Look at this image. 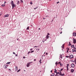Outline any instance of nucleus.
<instances>
[{"label": "nucleus", "mask_w": 76, "mask_h": 76, "mask_svg": "<svg viewBox=\"0 0 76 76\" xmlns=\"http://www.w3.org/2000/svg\"><path fill=\"white\" fill-rule=\"evenodd\" d=\"M39 30L40 29V28H39Z\"/></svg>", "instance_id": "obj_62"}, {"label": "nucleus", "mask_w": 76, "mask_h": 76, "mask_svg": "<svg viewBox=\"0 0 76 76\" xmlns=\"http://www.w3.org/2000/svg\"><path fill=\"white\" fill-rule=\"evenodd\" d=\"M35 47H38L36 46H35L34 47V48H35Z\"/></svg>", "instance_id": "obj_44"}, {"label": "nucleus", "mask_w": 76, "mask_h": 76, "mask_svg": "<svg viewBox=\"0 0 76 76\" xmlns=\"http://www.w3.org/2000/svg\"><path fill=\"white\" fill-rule=\"evenodd\" d=\"M41 59H40V60L39 61V62H40V64L41 63Z\"/></svg>", "instance_id": "obj_31"}, {"label": "nucleus", "mask_w": 76, "mask_h": 76, "mask_svg": "<svg viewBox=\"0 0 76 76\" xmlns=\"http://www.w3.org/2000/svg\"><path fill=\"white\" fill-rule=\"evenodd\" d=\"M76 33H73V36H76Z\"/></svg>", "instance_id": "obj_10"}, {"label": "nucleus", "mask_w": 76, "mask_h": 76, "mask_svg": "<svg viewBox=\"0 0 76 76\" xmlns=\"http://www.w3.org/2000/svg\"><path fill=\"white\" fill-rule=\"evenodd\" d=\"M11 4V5L13 4H14V2H13V1H12L10 3Z\"/></svg>", "instance_id": "obj_7"}, {"label": "nucleus", "mask_w": 76, "mask_h": 76, "mask_svg": "<svg viewBox=\"0 0 76 76\" xmlns=\"http://www.w3.org/2000/svg\"><path fill=\"white\" fill-rule=\"evenodd\" d=\"M54 73H57V70H56V69H55V71H54Z\"/></svg>", "instance_id": "obj_14"}, {"label": "nucleus", "mask_w": 76, "mask_h": 76, "mask_svg": "<svg viewBox=\"0 0 76 76\" xmlns=\"http://www.w3.org/2000/svg\"><path fill=\"white\" fill-rule=\"evenodd\" d=\"M23 58H25V56L23 57Z\"/></svg>", "instance_id": "obj_46"}, {"label": "nucleus", "mask_w": 76, "mask_h": 76, "mask_svg": "<svg viewBox=\"0 0 76 76\" xmlns=\"http://www.w3.org/2000/svg\"><path fill=\"white\" fill-rule=\"evenodd\" d=\"M15 70H18V66H15Z\"/></svg>", "instance_id": "obj_12"}, {"label": "nucleus", "mask_w": 76, "mask_h": 76, "mask_svg": "<svg viewBox=\"0 0 76 76\" xmlns=\"http://www.w3.org/2000/svg\"><path fill=\"white\" fill-rule=\"evenodd\" d=\"M68 69H69V68H67V70H68Z\"/></svg>", "instance_id": "obj_52"}, {"label": "nucleus", "mask_w": 76, "mask_h": 76, "mask_svg": "<svg viewBox=\"0 0 76 76\" xmlns=\"http://www.w3.org/2000/svg\"><path fill=\"white\" fill-rule=\"evenodd\" d=\"M8 16H9V14H7L6 15H4V17H8Z\"/></svg>", "instance_id": "obj_9"}, {"label": "nucleus", "mask_w": 76, "mask_h": 76, "mask_svg": "<svg viewBox=\"0 0 76 76\" xmlns=\"http://www.w3.org/2000/svg\"><path fill=\"white\" fill-rule=\"evenodd\" d=\"M7 65H4V69H6V68H7Z\"/></svg>", "instance_id": "obj_6"}, {"label": "nucleus", "mask_w": 76, "mask_h": 76, "mask_svg": "<svg viewBox=\"0 0 76 76\" xmlns=\"http://www.w3.org/2000/svg\"><path fill=\"white\" fill-rule=\"evenodd\" d=\"M47 54H48V53H46V55H47Z\"/></svg>", "instance_id": "obj_55"}, {"label": "nucleus", "mask_w": 76, "mask_h": 76, "mask_svg": "<svg viewBox=\"0 0 76 76\" xmlns=\"http://www.w3.org/2000/svg\"><path fill=\"white\" fill-rule=\"evenodd\" d=\"M60 73L59 74V75H60V76H61L62 75L61 72L60 71Z\"/></svg>", "instance_id": "obj_13"}, {"label": "nucleus", "mask_w": 76, "mask_h": 76, "mask_svg": "<svg viewBox=\"0 0 76 76\" xmlns=\"http://www.w3.org/2000/svg\"><path fill=\"white\" fill-rule=\"evenodd\" d=\"M2 7H4V6H5V4H3L2 5Z\"/></svg>", "instance_id": "obj_15"}, {"label": "nucleus", "mask_w": 76, "mask_h": 76, "mask_svg": "<svg viewBox=\"0 0 76 76\" xmlns=\"http://www.w3.org/2000/svg\"><path fill=\"white\" fill-rule=\"evenodd\" d=\"M51 72H52V71H51Z\"/></svg>", "instance_id": "obj_61"}, {"label": "nucleus", "mask_w": 76, "mask_h": 76, "mask_svg": "<svg viewBox=\"0 0 76 76\" xmlns=\"http://www.w3.org/2000/svg\"><path fill=\"white\" fill-rule=\"evenodd\" d=\"M45 52L44 53V54H45Z\"/></svg>", "instance_id": "obj_63"}, {"label": "nucleus", "mask_w": 76, "mask_h": 76, "mask_svg": "<svg viewBox=\"0 0 76 76\" xmlns=\"http://www.w3.org/2000/svg\"><path fill=\"white\" fill-rule=\"evenodd\" d=\"M19 1H18L17 3V4H19Z\"/></svg>", "instance_id": "obj_21"}, {"label": "nucleus", "mask_w": 76, "mask_h": 76, "mask_svg": "<svg viewBox=\"0 0 76 76\" xmlns=\"http://www.w3.org/2000/svg\"><path fill=\"white\" fill-rule=\"evenodd\" d=\"M69 58H73V55H70L69 56Z\"/></svg>", "instance_id": "obj_1"}, {"label": "nucleus", "mask_w": 76, "mask_h": 76, "mask_svg": "<svg viewBox=\"0 0 76 76\" xmlns=\"http://www.w3.org/2000/svg\"><path fill=\"white\" fill-rule=\"evenodd\" d=\"M34 61H36V59H34Z\"/></svg>", "instance_id": "obj_57"}, {"label": "nucleus", "mask_w": 76, "mask_h": 76, "mask_svg": "<svg viewBox=\"0 0 76 76\" xmlns=\"http://www.w3.org/2000/svg\"><path fill=\"white\" fill-rule=\"evenodd\" d=\"M10 62H7V64H10Z\"/></svg>", "instance_id": "obj_25"}, {"label": "nucleus", "mask_w": 76, "mask_h": 76, "mask_svg": "<svg viewBox=\"0 0 76 76\" xmlns=\"http://www.w3.org/2000/svg\"><path fill=\"white\" fill-rule=\"evenodd\" d=\"M60 64V66H61V63Z\"/></svg>", "instance_id": "obj_42"}, {"label": "nucleus", "mask_w": 76, "mask_h": 76, "mask_svg": "<svg viewBox=\"0 0 76 76\" xmlns=\"http://www.w3.org/2000/svg\"><path fill=\"white\" fill-rule=\"evenodd\" d=\"M37 8H38V7H37L36 8H34V10H35V9H37Z\"/></svg>", "instance_id": "obj_39"}, {"label": "nucleus", "mask_w": 76, "mask_h": 76, "mask_svg": "<svg viewBox=\"0 0 76 76\" xmlns=\"http://www.w3.org/2000/svg\"><path fill=\"white\" fill-rule=\"evenodd\" d=\"M59 3V1H58V2H57V4H58V3Z\"/></svg>", "instance_id": "obj_47"}, {"label": "nucleus", "mask_w": 76, "mask_h": 76, "mask_svg": "<svg viewBox=\"0 0 76 76\" xmlns=\"http://www.w3.org/2000/svg\"><path fill=\"white\" fill-rule=\"evenodd\" d=\"M48 35H50V34L49 33H48Z\"/></svg>", "instance_id": "obj_41"}, {"label": "nucleus", "mask_w": 76, "mask_h": 76, "mask_svg": "<svg viewBox=\"0 0 76 76\" xmlns=\"http://www.w3.org/2000/svg\"><path fill=\"white\" fill-rule=\"evenodd\" d=\"M74 49H76V48H75V47H74Z\"/></svg>", "instance_id": "obj_50"}, {"label": "nucleus", "mask_w": 76, "mask_h": 76, "mask_svg": "<svg viewBox=\"0 0 76 76\" xmlns=\"http://www.w3.org/2000/svg\"><path fill=\"white\" fill-rule=\"evenodd\" d=\"M20 69H19L17 71V72H20Z\"/></svg>", "instance_id": "obj_24"}, {"label": "nucleus", "mask_w": 76, "mask_h": 76, "mask_svg": "<svg viewBox=\"0 0 76 76\" xmlns=\"http://www.w3.org/2000/svg\"><path fill=\"white\" fill-rule=\"evenodd\" d=\"M23 1H22V0H20V3H23Z\"/></svg>", "instance_id": "obj_16"}, {"label": "nucleus", "mask_w": 76, "mask_h": 76, "mask_svg": "<svg viewBox=\"0 0 76 76\" xmlns=\"http://www.w3.org/2000/svg\"><path fill=\"white\" fill-rule=\"evenodd\" d=\"M5 3H6V1L4 2V4H5Z\"/></svg>", "instance_id": "obj_56"}, {"label": "nucleus", "mask_w": 76, "mask_h": 76, "mask_svg": "<svg viewBox=\"0 0 76 76\" xmlns=\"http://www.w3.org/2000/svg\"><path fill=\"white\" fill-rule=\"evenodd\" d=\"M13 54H15L16 53H15V52H13Z\"/></svg>", "instance_id": "obj_34"}, {"label": "nucleus", "mask_w": 76, "mask_h": 76, "mask_svg": "<svg viewBox=\"0 0 76 76\" xmlns=\"http://www.w3.org/2000/svg\"><path fill=\"white\" fill-rule=\"evenodd\" d=\"M68 66H69V64H67V66H66L67 68H68Z\"/></svg>", "instance_id": "obj_17"}, {"label": "nucleus", "mask_w": 76, "mask_h": 76, "mask_svg": "<svg viewBox=\"0 0 76 76\" xmlns=\"http://www.w3.org/2000/svg\"><path fill=\"white\" fill-rule=\"evenodd\" d=\"M62 45L63 46L61 47H62V48H64V45Z\"/></svg>", "instance_id": "obj_18"}, {"label": "nucleus", "mask_w": 76, "mask_h": 76, "mask_svg": "<svg viewBox=\"0 0 76 76\" xmlns=\"http://www.w3.org/2000/svg\"><path fill=\"white\" fill-rule=\"evenodd\" d=\"M74 51H75V52H76V50H74Z\"/></svg>", "instance_id": "obj_53"}, {"label": "nucleus", "mask_w": 76, "mask_h": 76, "mask_svg": "<svg viewBox=\"0 0 76 76\" xmlns=\"http://www.w3.org/2000/svg\"><path fill=\"white\" fill-rule=\"evenodd\" d=\"M64 74H62V76H64Z\"/></svg>", "instance_id": "obj_35"}, {"label": "nucleus", "mask_w": 76, "mask_h": 76, "mask_svg": "<svg viewBox=\"0 0 76 76\" xmlns=\"http://www.w3.org/2000/svg\"><path fill=\"white\" fill-rule=\"evenodd\" d=\"M73 43H74V44H75L76 43V40L73 39Z\"/></svg>", "instance_id": "obj_4"}, {"label": "nucleus", "mask_w": 76, "mask_h": 76, "mask_svg": "<svg viewBox=\"0 0 76 76\" xmlns=\"http://www.w3.org/2000/svg\"><path fill=\"white\" fill-rule=\"evenodd\" d=\"M58 63V62L57 61L55 63V64L56 65H57V63Z\"/></svg>", "instance_id": "obj_23"}, {"label": "nucleus", "mask_w": 76, "mask_h": 76, "mask_svg": "<svg viewBox=\"0 0 76 76\" xmlns=\"http://www.w3.org/2000/svg\"><path fill=\"white\" fill-rule=\"evenodd\" d=\"M49 37H49L48 35H47L46 37V39H48V38H49Z\"/></svg>", "instance_id": "obj_11"}, {"label": "nucleus", "mask_w": 76, "mask_h": 76, "mask_svg": "<svg viewBox=\"0 0 76 76\" xmlns=\"http://www.w3.org/2000/svg\"><path fill=\"white\" fill-rule=\"evenodd\" d=\"M29 29V27H28L26 29L28 30V29Z\"/></svg>", "instance_id": "obj_29"}, {"label": "nucleus", "mask_w": 76, "mask_h": 76, "mask_svg": "<svg viewBox=\"0 0 76 76\" xmlns=\"http://www.w3.org/2000/svg\"><path fill=\"white\" fill-rule=\"evenodd\" d=\"M30 51H32V48H31L30 49Z\"/></svg>", "instance_id": "obj_36"}, {"label": "nucleus", "mask_w": 76, "mask_h": 76, "mask_svg": "<svg viewBox=\"0 0 76 76\" xmlns=\"http://www.w3.org/2000/svg\"><path fill=\"white\" fill-rule=\"evenodd\" d=\"M30 63H27V64L26 65L27 67H29V65H30Z\"/></svg>", "instance_id": "obj_3"}, {"label": "nucleus", "mask_w": 76, "mask_h": 76, "mask_svg": "<svg viewBox=\"0 0 76 76\" xmlns=\"http://www.w3.org/2000/svg\"><path fill=\"white\" fill-rule=\"evenodd\" d=\"M72 53H73L74 52H75V50H73V49H72Z\"/></svg>", "instance_id": "obj_19"}, {"label": "nucleus", "mask_w": 76, "mask_h": 76, "mask_svg": "<svg viewBox=\"0 0 76 76\" xmlns=\"http://www.w3.org/2000/svg\"><path fill=\"white\" fill-rule=\"evenodd\" d=\"M12 9H13V8H14V7H15V6H16V5L14 4H12Z\"/></svg>", "instance_id": "obj_2"}, {"label": "nucleus", "mask_w": 76, "mask_h": 76, "mask_svg": "<svg viewBox=\"0 0 76 76\" xmlns=\"http://www.w3.org/2000/svg\"><path fill=\"white\" fill-rule=\"evenodd\" d=\"M74 47V45H72V46H71V47L72 48H73V47Z\"/></svg>", "instance_id": "obj_28"}, {"label": "nucleus", "mask_w": 76, "mask_h": 76, "mask_svg": "<svg viewBox=\"0 0 76 76\" xmlns=\"http://www.w3.org/2000/svg\"><path fill=\"white\" fill-rule=\"evenodd\" d=\"M9 70H10V71H11V69H9Z\"/></svg>", "instance_id": "obj_51"}, {"label": "nucleus", "mask_w": 76, "mask_h": 76, "mask_svg": "<svg viewBox=\"0 0 76 76\" xmlns=\"http://www.w3.org/2000/svg\"><path fill=\"white\" fill-rule=\"evenodd\" d=\"M17 40H19V38H17Z\"/></svg>", "instance_id": "obj_54"}, {"label": "nucleus", "mask_w": 76, "mask_h": 76, "mask_svg": "<svg viewBox=\"0 0 76 76\" xmlns=\"http://www.w3.org/2000/svg\"><path fill=\"white\" fill-rule=\"evenodd\" d=\"M66 58H69V56H66Z\"/></svg>", "instance_id": "obj_27"}, {"label": "nucleus", "mask_w": 76, "mask_h": 76, "mask_svg": "<svg viewBox=\"0 0 76 76\" xmlns=\"http://www.w3.org/2000/svg\"><path fill=\"white\" fill-rule=\"evenodd\" d=\"M57 75V74H56V75H55V76H56Z\"/></svg>", "instance_id": "obj_48"}, {"label": "nucleus", "mask_w": 76, "mask_h": 76, "mask_svg": "<svg viewBox=\"0 0 76 76\" xmlns=\"http://www.w3.org/2000/svg\"><path fill=\"white\" fill-rule=\"evenodd\" d=\"M71 73H73V72H74V70L73 69H71Z\"/></svg>", "instance_id": "obj_8"}, {"label": "nucleus", "mask_w": 76, "mask_h": 76, "mask_svg": "<svg viewBox=\"0 0 76 76\" xmlns=\"http://www.w3.org/2000/svg\"><path fill=\"white\" fill-rule=\"evenodd\" d=\"M33 52H34V50H32L31 52V53H33Z\"/></svg>", "instance_id": "obj_32"}, {"label": "nucleus", "mask_w": 76, "mask_h": 76, "mask_svg": "<svg viewBox=\"0 0 76 76\" xmlns=\"http://www.w3.org/2000/svg\"><path fill=\"white\" fill-rule=\"evenodd\" d=\"M67 50L69 51V50H70V49L69 48H67Z\"/></svg>", "instance_id": "obj_22"}, {"label": "nucleus", "mask_w": 76, "mask_h": 76, "mask_svg": "<svg viewBox=\"0 0 76 76\" xmlns=\"http://www.w3.org/2000/svg\"><path fill=\"white\" fill-rule=\"evenodd\" d=\"M56 74H57V75H59V74H60V72H57L56 73Z\"/></svg>", "instance_id": "obj_20"}, {"label": "nucleus", "mask_w": 76, "mask_h": 76, "mask_svg": "<svg viewBox=\"0 0 76 76\" xmlns=\"http://www.w3.org/2000/svg\"><path fill=\"white\" fill-rule=\"evenodd\" d=\"M63 69H61L60 70L61 71H62V70H63Z\"/></svg>", "instance_id": "obj_40"}, {"label": "nucleus", "mask_w": 76, "mask_h": 76, "mask_svg": "<svg viewBox=\"0 0 76 76\" xmlns=\"http://www.w3.org/2000/svg\"><path fill=\"white\" fill-rule=\"evenodd\" d=\"M69 44H70V42H69Z\"/></svg>", "instance_id": "obj_60"}, {"label": "nucleus", "mask_w": 76, "mask_h": 76, "mask_svg": "<svg viewBox=\"0 0 76 76\" xmlns=\"http://www.w3.org/2000/svg\"><path fill=\"white\" fill-rule=\"evenodd\" d=\"M1 15H2V12H1L0 13V16H1Z\"/></svg>", "instance_id": "obj_26"}, {"label": "nucleus", "mask_w": 76, "mask_h": 76, "mask_svg": "<svg viewBox=\"0 0 76 76\" xmlns=\"http://www.w3.org/2000/svg\"><path fill=\"white\" fill-rule=\"evenodd\" d=\"M60 62H59L58 63V64H60Z\"/></svg>", "instance_id": "obj_37"}, {"label": "nucleus", "mask_w": 76, "mask_h": 76, "mask_svg": "<svg viewBox=\"0 0 76 76\" xmlns=\"http://www.w3.org/2000/svg\"><path fill=\"white\" fill-rule=\"evenodd\" d=\"M61 56H62V55H61V58H63V57H61Z\"/></svg>", "instance_id": "obj_45"}, {"label": "nucleus", "mask_w": 76, "mask_h": 76, "mask_svg": "<svg viewBox=\"0 0 76 76\" xmlns=\"http://www.w3.org/2000/svg\"><path fill=\"white\" fill-rule=\"evenodd\" d=\"M71 67H75V65L74 64H72L71 65Z\"/></svg>", "instance_id": "obj_5"}, {"label": "nucleus", "mask_w": 76, "mask_h": 76, "mask_svg": "<svg viewBox=\"0 0 76 76\" xmlns=\"http://www.w3.org/2000/svg\"><path fill=\"white\" fill-rule=\"evenodd\" d=\"M72 45L71 44H69V45Z\"/></svg>", "instance_id": "obj_43"}, {"label": "nucleus", "mask_w": 76, "mask_h": 76, "mask_svg": "<svg viewBox=\"0 0 76 76\" xmlns=\"http://www.w3.org/2000/svg\"><path fill=\"white\" fill-rule=\"evenodd\" d=\"M31 52L30 51H29V52H28V54H29V53H30Z\"/></svg>", "instance_id": "obj_33"}, {"label": "nucleus", "mask_w": 76, "mask_h": 76, "mask_svg": "<svg viewBox=\"0 0 76 76\" xmlns=\"http://www.w3.org/2000/svg\"><path fill=\"white\" fill-rule=\"evenodd\" d=\"M67 53H68L69 52V51H68V50H67Z\"/></svg>", "instance_id": "obj_58"}, {"label": "nucleus", "mask_w": 76, "mask_h": 76, "mask_svg": "<svg viewBox=\"0 0 76 76\" xmlns=\"http://www.w3.org/2000/svg\"><path fill=\"white\" fill-rule=\"evenodd\" d=\"M15 56H18V55L16 54L15 55Z\"/></svg>", "instance_id": "obj_49"}, {"label": "nucleus", "mask_w": 76, "mask_h": 76, "mask_svg": "<svg viewBox=\"0 0 76 76\" xmlns=\"http://www.w3.org/2000/svg\"><path fill=\"white\" fill-rule=\"evenodd\" d=\"M30 4H32V2H30Z\"/></svg>", "instance_id": "obj_38"}, {"label": "nucleus", "mask_w": 76, "mask_h": 76, "mask_svg": "<svg viewBox=\"0 0 76 76\" xmlns=\"http://www.w3.org/2000/svg\"><path fill=\"white\" fill-rule=\"evenodd\" d=\"M61 33H62V32H61L60 33L61 34Z\"/></svg>", "instance_id": "obj_59"}, {"label": "nucleus", "mask_w": 76, "mask_h": 76, "mask_svg": "<svg viewBox=\"0 0 76 76\" xmlns=\"http://www.w3.org/2000/svg\"><path fill=\"white\" fill-rule=\"evenodd\" d=\"M50 76H52V75H51Z\"/></svg>", "instance_id": "obj_64"}, {"label": "nucleus", "mask_w": 76, "mask_h": 76, "mask_svg": "<svg viewBox=\"0 0 76 76\" xmlns=\"http://www.w3.org/2000/svg\"><path fill=\"white\" fill-rule=\"evenodd\" d=\"M54 73L52 74V76H54Z\"/></svg>", "instance_id": "obj_30"}]
</instances>
